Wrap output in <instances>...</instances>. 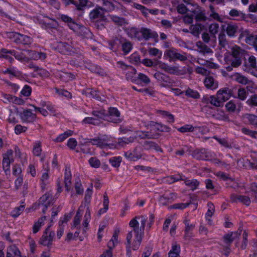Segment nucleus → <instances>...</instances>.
Segmentation results:
<instances>
[{"mask_svg":"<svg viewBox=\"0 0 257 257\" xmlns=\"http://www.w3.org/2000/svg\"><path fill=\"white\" fill-rule=\"evenodd\" d=\"M147 217L144 215L136 216L129 223L133 230L126 236L127 254L131 255V248L136 250L139 249L144 235V230L147 221Z\"/></svg>","mask_w":257,"mask_h":257,"instance_id":"obj_1","label":"nucleus"},{"mask_svg":"<svg viewBox=\"0 0 257 257\" xmlns=\"http://www.w3.org/2000/svg\"><path fill=\"white\" fill-rule=\"evenodd\" d=\"M82 217V211L79 209L74 216L71 225V229L76 230L74 235L72 233L69 232L67 234L66 240H70L73 238V237L76 238L79 236L81 229L83 233H85L88 228L89 223L91 219L90 211L88 207L87 208L86 212L83 217L82 224L81 225V220Z\"/></svg>","mask_w":257,"mask_h":257,"instance_id":"obj_2","label":"nucleus"},{"mask_svg":"<svg viewBox=\"0 0 257 257\" xmlns=\"http://www.w3.org/2000/svg\"><path fill=\"white\" fill-rule=\"evenodd\" d=\"M231 53L232 58L229 61L231 65L226 67L228 71H231L233 67H237L241 65L243 50L239 47L235 46L231 48Z\"/></svg>","mask_w":257,"mask_h":257,"instance_id":"obj_3","label":"nucleus"},{"mask_svg":"<svg viewBox=\"0 0 257 257\" xmlns=\"http://www.w3.org/2000/svg\"><path fill=\"white\" fill-rule=\"evenodd\" d=\"M7 36L8 38L18 44L29 45L33 42V39L31 37L19 33L14 32H7Z\"/></svg>","mask_w":257,"mask_h":257,"instance_id":"obj_4","label":"nucleus"},{"mask_svg":"<svg viewBox=\"0 0 257 257\" xmlns=\"http://www.w3.org/2000/svg\"><path fill=\"white\" fill-rule=\"evenodd\" d=\"M154 77L161 83L162 87H170L173 86L175 81L172 79L169 76H167L160 72L155 73L154 75Z\"/></svg>","mask_w":257,"mask_h":257,"instance_id":"obj_5","label":"nucleus"},{"mask_svg":"<svg viewBox=\"0 0 257 257\" xmlns=\"http://www.w3.org/2000/svg\"><path fill=\"white\" fill-rule=\"evenodd\" d=\"M191 155L197 160H204L212 161V155L204 149H196L192 152Z\"/></svg>","mask_w":257,"mask_h":257,"instance_id":"obj_6","label":"nucleus"},{"mask_svg":"<svg viewBox=\"0 0 257 257\" xmlns=\"http://www.w3.org/2000/svg\"><path fill=\"white\" fill-rule=\"evenodd\" d=\"M193 8L189 10V11L193 13L195 20L197 22H204L207 20V17L205 16L204 10H202L197 5L193 6Z\"/></svg>","mask_w":257,"mask_h":257,"instance_id":"obj_7","label":"nucleus"},{"mask_svg":"<svg viewBox=\"0 0 257 257\" xmlns=\"http://www.w3.org/2000/svg\"><path fill=\"white\" fill-rule=\"evenodd\" d=\"M166 54L171 60L174 61L178 60L181 61H185L187 59L186 53L181 54L178 52L176 50L173 49L167 50L166 52Z\"/></svg>","mask_w":257,"mask_h":257,"instance_id":"obj_8","label":"nucleus"},{"mask_svg":"<svg viewBox=\"0 0 257 257\" xmlns=\"http://www.w3.org/2000/svg\"><path fill=\"white\" fill-rule=\"evenodd\" d=\"M142 151L143 149L140 147H137L133 152H125L124 156L131 161H136L142 158Z\"/></svg>","mask_w":257,"mask_h":257,"instance_id":"obj_9","label":"nucleus"},{"mask_svg":"<svg viewBox=\"0 0 257 257\" xmlns=\"http://www.w3.org/2000/svg\"><path fill=\"white\" fill-rule=\"evenodd\" d=\"M13 152L12 150H9L4 155L3 160V167L6 175L10 173V166L11 163V159L13 156Z\"/></svg>","mask_w":257,"mask_h":257,"instance_id":"obj_10","label":"nucleus"},{"mask_svg":"<svg viewBox=\"0 0 257 257\" xmlns=\"http://www.w3.org/2000/svg\"><path fill=\"white\" fill-rule=\"evenodd\" d=\"M178 198V195L176 193L171 192L169 194H164L159 198V201L163 205H167L171 203Z\"/></svg>","mask_w":257,"mask_h":257,"instance_id":"obj_11","label":"nucleus"},{"mask_svg":"<svg viewBox=\"0 0 257 257\" xmlns=\"http://www.w3.org/2000/svg\"><path fill=\"white\" fill-rule=\"evenodd\" d=\"M232 90L228 88L225 87L220 89L217 93L216 95L218 99L222 102L227 100L232 94Z\"/></svg>","mask_w":257,"mask_h":257,"instance_id":"obj_12","label":"nucleus"},{"mask_svg":"<svg viewBox=\"0 0 257 257\" xmlns=\"http://www.w3.org/2000/svg\"><path fill=\"white\" fill-rule=\"evenodd\" d=\"M58 49L60 52L66 55H71L75 52V49L65 42H60L58 45Z\"/></svg>","mask_w":257,"mask_h":257,"instance_id":"obj_13","label":"nucleus"},{"mask_svg":"<svg viewBox=\"0 0 257 257\" xmlns=\"http://www.w3.org/2000/svg\"><path fill=\"white\" fill-rule=\"evenodd\" d=\"M140 32L142 34L141 35L142 37V39H144L145 40H148L151 38H155L158 36L156 32L147 28H141L140 29Z\"/></svg>","mask_w":257,"mask_h":257,"instance_id":"obj_14","label":"nucleus"},{"mask_svg":"<svg viewBox=\"0 0 257 257\" xmlns=\"http://www.w3.org/2000/svg\"><path fill=\"white\" fill-rule=\"evenodd\" d=\"M106 12L104 8L100 7H96L89 14V17L91 20H95L96 19H103L104 17V13Z\"/></svg>","mask_w":257,"mask_h":257,"instance_id":"obj_15","label":"nucleus"},{"mask_svg":"<svg viewBox=\"0 0 257 257\" xmlns=\"http://www.w3.org/2000/svg\"><path fill=\"white\" fill-rule=\"evenodd\" d=\"M230 199L233 202H241L242 204L248 206L250 203V199L249 197L244 195H238L232 194L230 196Z\"/></svg>","mask_w":257,"mask_h":257,"instance_id":"obj_16","label":"nucleus"},{"mask_svg":"<svg viewBox=\"0 0 257 257\" xmlns=\"http://www.w3.org/2000/svg\"><path fill=\"white\" fill-rule=\"evenodd\" d=\"M204 84L205 87L211 90L216 89L218 86V81L212 76L208 75L204 80Z\"/></svg>","mask_w":257,"mask_h":257,"instance_id":"obj_17","label":"nucleus"},{"mask_svg":"<svg viewBox=\"0 0 257 257\" xmlns=\"http://www.w3.org/2000/svg\"><path fill=\"white\" fill-rule=\"evenodd\" d=\"M232 78L234 81L242 85L252 84V81L249 80L246 77L238 73H235L232 75Z\"/></svg>","mask_w":257,"mask_h":257,"instance_id":"obj_18","label":"nucleus"},{"mask_svg":"<svg viewBox=\"0 0 257 257\" xmlns=\"http://www.w3.org/2000/svg\"><path fill=\"white\" fill-rule=\"evenodd\" d=\"M241 232V230H239L231 232L225 235L223 237L224 242L226 244L229 245L235 238L239 236Z\"/></svg>","mask_w":257,"mask_h":257,"instance_id":"obj_19","label":"nucleus"},{"mask_svg":"<svg viewBox=\"0 0 257 257\" xmlns=\"http://www.w3.org/2000/svg\"><path fill=\"white\" fill-rule=\"evenodd\" d=\"M72 175L69 168H66L64 173V184L66 191L71 189Z\"/></svg>","mask_w":257,"mask_h":257,"instance_id":"obj_20","label":"nucleus"},{"mask_svg":"<svg viewBox=\"0 0 257 257\" xmlns=\"http://www.w3.org/2000/svg\"><path fill=\"white\" fill-rule=\"evenodd\" d=\"M21 117L23 121L31 122L35 120L36 115L30 110L27 109L23 111V112L21 113Z\"/></svg>","mask_w":257,"mask_h":257,"instance_id":"obj_21","label":"nucleus"},{"mask_svg":"<svg viewBox=\"0 0 257 257\" xmlns=\"http://www.w3.org/2000/svg\"><path fill=\"white\" fill-rule=\"evenodd\" d=\"M156 65L159 66V67L164 70L166 72L170 74H176L178 72V68L176 67H171L161 61H158Z\"/></svg>","mask_w":257,"mask_h":257,"instance_id":"obj_22","label":"nucleus"},{"mask_svg":"<svg viewBox=\"0 0 257 257\" xmlns=\"http://www.w3.org/2000/svg\"><path fill=\"white\" fill-rule=\"evenodd\" d=\"M109 114L111 117H114L113 119L110 118L109 121H112L114 123H119L121 121V119L119 118L120 112L118 109L115 107H110L109 109Z\"/></svg>","mask_w":257,"mask_h":257,"instance_id":"obj_23","label":"nucleus"},{"mask_svg":"<svg viewBox=\"0 0 257 257\" xmlns=\"http://www.w3.org/2000/svg\"><path fill=\"white\" fill-rule=\"evenodd\" d=\"M51 225H49L45 229L42 237L40 239L39 243L44 246H49L52 245L53 240L49 241V238L48 236L49 228Z\"/></svg>","mask_w":257,"mask_h":257,"instance_id":"obj_24","label":"nucleus"},{"mask_svg":"<svg viewBox=\"0 0 257 257\" xmlns=\"http://www.w3.org/2000/svg\"><path fill=\"white\" fill-rule=\"evenodd\" d=\"M238 30V26L235 24L229 23L227 25L225 30L227 35L229 37H233Z\"/></svg>","mask_w":257,"mask_h":257,"instance_id":"obj_25","label":"nucleus"},{"mask_svg":"<svg viewBox=\"0 0 257 257\" xmlns=\"http://www.w3.org/2000/svg\"><path fill=\"white\" fill-rule=\"evenodd\" d=\"M99 138V140H100L102 144H104L103 145L104 148L108 147L110 149H113L116 148V145L110 143V138L106 135H100L98 136Z\"/></svg>","mask_w":257,"mask_h":257,"instance_id":"obj_26","label":"nucleus"},{"mask_svg":"<svg viewBox=\"0 0 257 257\" xmlns=\"http://www.w3.org/2000/svg\"><path fill=\"white\" fill-rule=\"evenodd\" d=\"M137 133L138 135V137L142 139H157L159 136V134H153L152 132H150L138 131Z\"/></svg>","mask_w":257,"mask_h":257,"instance_id":"obj_27","label":"nucleus"},{"mask_svg":"<svg viewBox=\"0 0 257 257\" xmlns=\"http://www.w3.org/2000/svg\"><path fill=\"white\" fill-rule=\"evenodd\" d=\"M22 257L19 249L15 245L10 246L7 250V257Z\"/></svg>","mask_w":257,"mask_h":257,"instance_id":"obj_28","label":"nucleus"},{"mask_svg":"<svg viewBox=\"0 0 257 257\" xmlns=\"http://www.w3.org/2000/svg\"><path fill=\"white\" fill-rule=\"evenodd\" d=\"M145 150H149L154 149L157 151H161V149L157 144L152 141H146L142 145Z\"/></svg>","mask_w":257,"mask_h":257,"instance_id":"obj_29","label":"nucleus"},{"mask_svg":"<svg viewBox=\"0 0 257 257\" xmlns=\"http://www.w3.org/2000/svg\"><path fill=\"white\" fill-rule=\"evenodd\" d=\"M245 41L248 44L253 46L257 51V35L248 34L245 37Z\"/></svg>","mask_w":257,"mask_h":257,"instance_id":"obj_30","label":"nucleus"},{"mask_svg":"<svg viewBox=\"0 0 257 257\" xmlns=\"http://www.w3.org/2000/svg\"><path fill=\"white\" fill-rule=\"evenodd\" d=\"M121 44V49L124 55L127 54L132 49L133 45L129 41L124 40L120 42Z\"/></svg>","mask_w":257,"mask_h":257,"instance_id":"obj_31","label":"nucleus"},{"mask_svg":"<svg viewBox=\"0 0 257 257\" xmlns=\"http://www.w3.org/2000/svg\"><path fill=\"white\" fill-rule=\"evenodd\" d=\"M28 54L33 60L44 59L46 54L42 52H37L34 51L28 50Z\"/></svg>","mask_w":257,"mask_h":257,"instance_id":"obj_32","label":"nucleus"},{"mask_svg":"<svg viewBox=\"0 0 257 257\" xmlns=\"http://www.w3.org/2000/svg\"><path fill=\"white\" fill-rule=\"evenodd\" d=\"M140 29H138L136 28H131L128 29V34L132 38L137 39L138 40H142V37L140 35Z\"/></svg>","mask_w":257,"mask_h":257,"instance_id":"obj_33","label":"nucleus"},{"mask_svg":"<svg viewBox=\"0 0 257 257\" xmlns=\"http://www.w3.org/2000/svg\"><path fill=\"white\" fill-rule=\"evenodd\" d=\"M51 194L50 193H47L43 195L39 200V204L42 205L43 207H45V209H47L48 205L50 204V198H51Z\"/></svg>","mask_w":257,"mask_h":257,"instance_id":"obj_34","label":"nucleus"},{"mask_svg":"<svg viewBox=\"0 0 257 257\" xmlns=\"http://www.w3.org/2000/svg\"><path fill=\"white\" fill-rule=\"evenodd\" d=\"M68 26L71 29L74 31H76L78 29H79L81 31L84 32L86 34L89 33V30H87L86 28L82 26L80 27L75 23L73 20L68 24Z\"/></svg>","mask_w":257,"mask_h":257,"instance_id":"obj_35","label":"nucleus"},{"mask_svg":"<svg viewBox=\"0 0 257 257\" xmlns=\"http://www.w3.org/2000/svg\"><path fill=\"white\" fill-rule=\"evenodd\" d=\"M46 220V216H43L40 218L37 222H36L33 226V232L36 233L39 231L41 227L44 225L45 221Z\"/></svg>","mask_w":257,"mask_h":257,"instance_id":"obj_36","label":"nucleus"},{"mask_svg":"<svg viewBox=\"0 0 257 257\" xmlns=\"http://www.w3.org/2000/svg\"><path fill=\"white\" fill-rule=\"evenodd\" d=\"M202 25L201 24L192 25L190 27L191 33L195 36H198L202 31Z\"/></svg>","mask_w":257,"mask_h":257,"instance_id":"obj_37","label":"nucleus"},{"mask_svg":"<svg viewBox=\"0 0 257 257\" xmlns=\"http://www.w3.org/2000/svg\"><path fill=\"white\" fill-rule=\"evenodd\" d=\"M59 78L64 82H68L75 78V76L70 73L62 72L59 74Z\"/></svg>","mask_w":257,"mask_h":257,"instance_id":"obj_38","label":"nucleus"},{"mask_svg":"<svg viewBox=\"0 0 257 257\" xmlns=\"http://www.w3.org/2000/svg\"><path fill=\"white\" fill-rule=\"evenodd\" d=\"M196 46L199 49V52L202 53H210L212 51L211 49L207 45L203 44L202 42H198L196 43Z\"/></svg>","mask_w":257,"mask_h":257,"instance_id":"obj_39","label":"nucleus"},{"mask_svg":"<svg viewBox=\"0 0 257 257\" xmlns=\"http://www.w3.org/2000/svg\"><path fill=\"white\" fill-rule=\"evenodd\" d=\"M5 98H7L9 101L12 102L15 104L18 105L23 104L25 102L24 100L20 98L13 96L10 95H5Z\"/></svg>","mask_w":257,"mask_h":257,"instance_id":"obj_40","label":"nucleus"},{"mask_svg":"<svg viewBox=\"0 0 257 257\" xmlns=\"http://www.w3.org/2000/svg\"><path fill=\"white\" fill-rule=\"evenodd\" d=\"M219 29V24L215 23L211 24L208 27L209 33L214 38H216L215 35L218 33Z\"/></svg>","mask_w":257,"mask_h":257,"instance_id":"obj_41","label":"nucleus"},{"mask_svg":"<svg viewBox=\"0 0 257 257\" xmlns=\"http://www.w3.org/2000/svg\"><path fill=\"white\" fill-rule=\"evenodd\" d=\"M185 184L186 186L189 187L192 190H194L197 189L199 182L196 179L186 180Z\"/></svg>","mask_w":257,"mask_h":257,"instance_id":"obj_42","label":"nucleus"},{"mask_svg":"<svg viewBox=\"0 0 257 257\" xmlns=\"http://www.w3.org/2000/svg\"><path fill=\"white\" fill-rule=\"evenodd\" d=\"M83 94H85L86 96L88 97H92L95 98L100 101H103V100L101 99V97L97 93V92L95 90H88L83 92Z\"/></svg>","mask_w":257,"mask_h":257,"instance_id":"obj_43","label":"nucleus"},{"mask_svg":"<svg viewBox=\"0 0 257 257\" xmlns=\"http://www.w3.org/2000/svg\"><path fill=\"white\" fill-rule=\"evenodd\" d=\"M88 69H89L92 72L95 73L100 75H102L103 74V71L98 66L92 64H88L86 66Z\"/></svg>","mask_w":257,"mask_h":257,"instance_id":"obj_44","label":"nucleus"},{"mask_svg":"<svg viewBox=\"0 0 257 257\" xmlns=\"http://www.w3.org/2000/svg\"><path fill=\"white\" fill-rule=\"evenodd\" d=\"M229 14L232 17H238V19L244 20L245 18V15L244 14L236 9L231 10L229 12Z\"/></svg>","mask_w":257,"mask_h":257,"instance_id":"obj_45","label":"nucleus"},{"mask_svg":"<svg viewBox=\"0 0 257 257\" xmlns=\"http://www.w3.org/2000/svg\"><path fill=\"white\" fill-rule=\"evenodd\" d=\"M135 138L134 137L122 138H119L118 140V145L124 147L126 145L129 143H132L134 141Z\"/></svg>","mask_w":257,"mask_h":257,"instance_id":"obj_46","label":"nucleus"},{"mask_svg":"<svg viewBox=\"0 0 257 257\" xmlns=\"http://www.w3.org/2000/svg\"><path fill=\"white\" fill-rule=\"evenodd\" d=\"M73 131L69 130L63 134L60 135L56 139L57 142H62L66 139L68 137L71 136L73 134Z\"/></svg>","mask_w":257,"mask_h":257,"instance_id":"obj_47","label":"nucleus"},{"mask_svg":"<svg viewBox=\"0 0 257 257\" xmlns=\"http://www.w3.org/2000/svg\"><path fill=\"white\" fill-rule=\"evenodd\" d=\"M121 161V157L119 156L114 157L110 158L109 160V162L111 164L112 166L115 168H118L119 167Z\"/></svg>","mask_w":257,"mask_h":257,"instance_id":"obj_48","label":"nucleus"},{"mask_svg":"<svg viewBox=\"0 0 257 257\" xmlns=\"http://www.w3.org/2000/svg\"><path fill=\"white\" fill-rule=\"evenodd\" d=\"M33 152L35 156H40L42 152L41 143L40 142L38 141L34 144Z\"/></svg>","mask_w":257,"mask_h":257,"instance_id":"obj_49","label":"nucleus"},{"mask_svg":"<svg viewBox=\"0 0 257 257\" xmlns=\"http://www.w3.org/2000/svg\"><path fill=\"white\" fill-rule=\"evenodd\" d=\"M110 18L115 24L122 26L125 23L124 19L114 15H110Z\"/></svg>","mask_w":257,"mask_h":257,"instance_id":"obj_50","label":"nucleus"},{"mask_svg":"<svg viewBox=\"0 0 257 257\" xmlns=\"http://www.w3.org/2000/svg\"><path fill=\"white\" fill-rule=\"evenodd\" d=\"M25 206L23 205H21L19 207H16L12 212L11 215L13 217H17L19 216L21 213L23 211Z\"/></svg>","mask_w":257,"mask_h":257,"instance_id":"obj_51","label":"nucleus"},{"mask_svg":"<svg viewBox=\"0 0 257 257\" xmlns=\"http://www.w3.org/2000/svg\"><path fill=\"white\" fill-rule=\"evenodd\" d=\"M248 93L243 88H239L237 91V97L241 100H245L247 96Z\"/></svg>","mask_w":257,"mask_h":257,"instance_id":"obj_52","label":"nucleus"},{"mask_svg":"<svg viewBox=\"0 0 257 257\" xmlns=\"http://www.w3.org/2000/svg\"><path fill=\"white\" fill-rule=\"evenodd\" d=\"M148 52L150 55L157 56L159 59H160L162 55V52L156 48H150L148 50Z\"/></svg>","mask_w":257,"mask_h":257,"instance_id":"obj_53","label":"nucleus"},{"mask_svg":"<svg viewBox=\"0 0 257 257\" xmlns=\"http://www.w3.org/2000/svg\"><path fill=\"white\" fill-rule=\"evenodd\" d=\"M118 235L116 232H115L112 237V238L108 242V247L110 249H112L114 247L115 244L117 243Z\"/></svg>","mask_w":257,"mask_h":257,"instance_id":"obj_54","label":"nucleus"},{"mask_svg":"<svg viewBox=\"0 0 257 257\" xmlns=\"http://www.w3.org/2000/svg\"><path fill=\"white\" fill-rule=\"evenodd\" d=\"M251 157L252 162H251L250 160H247V162H248L251 168L257 169V153H253L252 154Z\"/></svg>","mask_w":257,"mask_h":257,"instance_id":"obj_55","label":"nucleus"},{"mask_svg":"<svg viewBox=\"0 0 257 257\" xmlns=\"http://www.w3.org/2000/svg\"><path fill=\"white\" fill-rule=\"evenodd\" d=\"M83 122L84 123L92 124L93 125H98L100 123V120L98 119L91 117L85 118Z\"/></svg>","mask_w":257,"mask_h":257,"instance_id":"obj_56","label":"nucleus"},{"mask_svg":"<svg viewBox=\"0 0 257 257\" xmlns=\"http://www.w3.org/2000/svg\"><path fill=\"white\" fill-rule=\"evenodd\" d=\"M49 177V175L47 172L43 174L41 177V187L42 190H45L46 189V185L48 184Z\"/></svg>","mask_w":257,"mask_h":257,"instance_id":"obj_57","label":"nucleus"},{"mask_svg":"<svg viewBox=\"0 0 257 257\" xmlns=\"http://www.w3.org/2000/svg\"><path fill=\"white\" fill-rule=\"evenodd\" d=\"M218 40L219 45L221 47H224L227 44L226 37L225 34L220 33L218 36Z\"/></svg>","mask_w":257,"mask_h":257,"instance_id":"obj_58","label":"nucleus"},{"mask_svg":"<svg viewBox=\"0 0 257 257\" xmlns=\"http://www.w3.org/2000/svg\"><path fill=\"white\" fill-rule=\"evenodd\" d=\"M246 103L250 106H257V95H251Z\"/></svg>","mask_w":257,"mask_h":257,"instance_id":"obj_59","label":"nucleus"},{"mask_svg":"<svg viewBox=\"0 0 257 257\" xmlns=\"http://www.w3.org/2000/svg\"><path fill=\"white\" fill-rule=\"evenodd\" d=\"M186 95L188 96L193 98H198L200 96L199 94L196 91H195L190 88H188L186 91Z\"/></svg>","mask_w":257,"mask_h":257,"instance_id":"obj_60","label":"nucleus"},{"mask_svg":"<svg viewBox=\"0 0 257 257\" xmlns=\"http://www.w3.org/2000/svg\"><path fill=\"white\" fill-rule=\"evenodd\" d=\"M194 127L192 125L186 124L179 128L178 131L181 133L192 132L194 131Z\"/></svg>","mask_w":257,"mask_h":257,"instance_id":"obj_61","label":"nucleus"},{"mask_svg":"<svg viewBox=\"0 0 257 257\" xmlns=\"http://www.w3.org/2000/svg\"><path fill=\"white\" fill-rule=\"evenodd\" d=\"M102 2L103 5L105 7L104 9L106 11H111L114 9V6L111 2L107 0H102Z\"/></svg>","mask_w":257,"mask_h":257,"instance_id":"obj_62","label":"nucleus"},{"mask_svg":"<svg viewBox=\"0 0 257 257\" xmlns=\"http://www.w3.org/2000/svg\"><path fill=\"white\" fill-rule=\"evenodd\" d=\"M176 9L177 12L179 14H184L187 12V11H189V10H191V9L190 8H187L186 6L183 4H180L178 5V6L176 7Z\"/></svg>","mask_w":257,"mask_h":257,"instance_id":"obj_63","label":"nucleus"},{"mask_svg":"<svg viewBox=\"0 0 257 257\" xmlns=\"http://www.w3.org/2000/svg\"><path fill=\"white\" fill-rule=\"evenodd\" d=\"M246 118L250 123L257 126V116L251 114H247L246 115Z\"/></svg>","mask_w":257,"mask_h":257,"instance_id":"obj_64","label":"nucleus"}]
</instances>
